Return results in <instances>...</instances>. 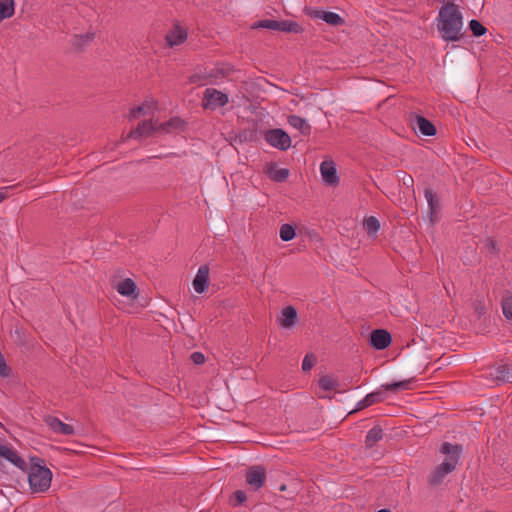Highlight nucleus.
<instances>
[{
    "instance_id": "nucleus-27",
    "label": "nucleus",
    "mask_w": 512,
    "mask_h": 512,
    "mask_svg": "<svg viewBox=\"0 0 512 512\" xmlns=\"http://www.w3.org/2000/svg\"><path fill=\"white\" fill-rule=\"evenodd\" d=\"M95 38V34L93 32H86L84 34L75 35L72 40V45L76 49H83L86 45L91 43Z\"/></svg>"
},
{
    "instance_id": "nucleus-13",
    "label": "nucleus",
    "mask_w": 512,
    "mask_h": 512,
    "mask_svg": "<svg viewBox=\"0 0 512 512\" xmlns=\"http://www.w3.org/2000/svg\"><path fill=\"white\" fill-rule=\"evenodd\" d=\"M265 174L275 182H284L288 178V169L281 168L278 163L270 162L264 166Z\"/></svg>"
},
{
    "instance_id": "nucleus-28",
    "label": "nucleus",
    "mask_w": 512,
    "mask_h": 512,
    "mask_svg": "<svg viewBox=\"0 0 512 512\" xmlns=\"http://www.w3.org/2000/svg\"><path fill=\"white\" fill-rule=\"evenodd\" d=\"M15 12L14 0H0V22L10 18Z\"/></svg>"
},
{
    "instance_id": "nucleus-9",
    "label": "nucleus",
    "mask_w": 512,
    "mask_h": 512,
    "mask_svg": "<svg viewBox=\"0 0 512 512\" xmlns=\"http://www.w3.org/2000/svg\"><path fill=\"white\" fill-rule=\"evenodd\" d=\"M152 135H159L158 134V122L153 121H143L139 123L137 128L135 130H132L128 134V138L138 139L141 137H148Z\"/></svg>"
},
{
    "instance_id": "nucleus-12",
    "label": "nucleus",
    "mask_w": 512,
    "mask_h": 512,
    "mask_svg": "<svg viewBox=\"0 0 512 512\" xmlns=\"http://www.w3.org/2000/svg\"><path fill=\"white\" fill-rule=\"evenodd\" d=\"M391 341V335L386 330L376 329L370 334V345L377 350L387 348Z\"/></svg>"
},
{
    "instance_id": "nucleus-33",
    "label": "nucleus",
    "mask_w": 512,
    "mask_h": 512,
    "mask_svg": "<svg viewBox=\"0 0 512 512\" xmlns=\"http://www.w3.org/2000/svg\"><path fill=\"white\" fill-rule=\"evenodd\" d=\"M501 306H502L503 315L507 319L512 320V296L508 295V296L503 297V299L501 301Z\"/></svg>"
},
{
    "instance_id": "nucleus-35",
    "label": "nucleus",
    "mask_w": 512,
    "mask_h": 512,
    "mask_svg": "<svg viewBox=\"0 0 512 512\" xmlns=\"http://www.w3.org/2000/svg\"><path fill=\"white\" fill-rule=\"evenodd\" d=\"M279 325L283 328H288V306L281 310V315L277 319Z\"/></svg>"
},
{
    "instance_id": "nucleus-20",
    "label": "nucleus",
    "mask_w": 512,
    "mask_h": 512,
    "mask_svg": "<svg viewBox=\"0 0 512 512\" xmlns=\"http://www.w3.org/2000/svg\"><path fill=\"white\" fill-rule=\"evenodd\" d=\"M314 17L325 21L331 26H340L344 23V19L335 12L317 10L315 11Z\"/></svg>"
},
{
    "instance_id": "nucleus-34",
    "label": "nucleus",
    "mask_w": 512,
    "mask_h": 512,
    "mask_svg": "<svg viewBox=\"0 0 512 512\" xmlns=\"http://www.w3.org/2000/svg\"><path fill=\"white\" fill-rule=\"evenodd\" d=\"M317 359L314 354H307L302 362V370L307 372L312 369V367L315 365Z\"/></svg>"
},
{
    "instance_id": "nucleus-41",
    "label": "nucleus",
    "mask_w": 512,
    "mask_h": 512,
    "mask_svg": "<svg viewBox=\"0 0 512 512\" xmlns=\"http://www.w3.org/2000/svg\"><path fill=\"white\" fill-rule=\"evenodd\" d=\"M413 182H414V180H413V178H412L411 176H407V177H404V178H403V184H404L405 186H407V187L412 186V185H413Z\"/></svg>"
},
{
    "instance_id": "nucleus-18",
    "label": "nucleus",
    "mask_w": 512,
    "mask_h": 512,
    "mask_svg": "<svg viewBox=\"0 0 512 512\" xmlns=\"http://www.w3.org/2000/svg\"><path fill=\"white\" fill-rule=\"evenodd\" d=\"M414 129H417L424 136H434L436 134V128L432 122L420 115L415 118Z\"/></svg>"
},
{
    "instance_id": "nucleus-6",
    "label": "nucleus",
    "mask_w": 512,
    "mask_h": 512,
    "mask_svg": "<svg viewBox=\"0 0 512 512\" xmlns=\"http://www.w3.org/2000/svg\"><path fill=\"white\" fill-rule=\"evenodd\" d=\"M441 453L446 455V458L442 463H447L451 467V471L453 472L456 468V465L459 462L460 455L462 452V446L459 444H451L449 442H444L440 449Z\"/></svg>"
},
{
    "instance_id": "nucleus-2",
    "label": "nucleus",
    "mask_w": 512,
    "mask_h": 512,
    "mask_svg": "<svg viewBox=\"0 0 512 512\" xmlns=\"http://www.w3.org/2000/svg\"><path fill=\"white\" fill-rule=\"evenodd\" d=\"M28 483L32 493H45L49 490L52 481V472L38 457L31 458L27 465Z\"/></svg>"
},
{
    "instance_id": "nucleus-17",
    "label": "nucleus",
    "mask_w": 512,
    "mask_h": 512,
    "mask_svg": "<svg viewBox=\"0 0 512 512\" xmlns=\"http://www.w3.org/2000/svg\"><path fill=\"white\" fill-rule=\"evenodd\" d=\"M187 39V32L180 26H175L166 35V41L170 47L184 43Z\"/></svg>"
},
{
    "instance_id": "nucleus-19",
    "label": "nucleus",
    "mask_w": 512,
    "mask_h": 512,
    "mask_svg": "<svg viewBox=\"0 0 512 512\" xmlns=\"http://www.w3.org/2000/svg\"><path fill=\"white\" fill-rule=\"evenodd\" d=\"M253 29L265 28L269 30L288 31V23L286 21H276L271 19H265L258 21L252 25Z\"/></svg>"
},
{
    "instance_id": "nucleus-26",
    "label": "nucleus",
    "mask_w": 512,
    "mask_h": 512,
    "mask_svg": "<svg viewBox=\"0 0 512 512\" xmlns=\"http://www.w3.org/2000/svg\"><path fill=\"white\" fill-rule=\"evenodd\" d=\"M290 126L299 130L302 135H308L311 127L307 121L299 116L290 115Z\"/></svg>"
},
{
    "instance_id": "nucleus-15",
    "label": "nucleus",
    "mask_w": 512,
    "mask_h": 512,
    "mask_svg": "<svg viewBox=\"0 0 512 512\" xmlns=\"http://www.w3.org/2000/svg\"><path fill=\"white\" fill-rule=\"evenodd\" d=\"M185 123L179 117H173L167 122L158 123V134H173L184 129Z\"/></svg>"
},
{
    "instance_id": "nucleus-5",
    "label": "nucleus",
    "mask_w": 512,
    "mask_h": 512,
    "mask_svg": "<svg viewBox=\"0 0 512 512\" xmlns=\"http://www.w3.org/2000/svg\"><path fill=\"white\" fill-rule=\"evenodd\" d=\"M0 459H5L21 471H26V461L17 453V451L9 445L0 444Z\"/></svg>"
},
{
    "instance_id": "nucleus-29",
    "label": "nucleus",
    "mask_w": 512,
    "mask_h": 512,
    "mask_svg": "<svg viewBox=\"0 0 512 512\" xmlns=\"http://www.w3.org/2000/svg\"><path fill=\"white\" fill-rule=\"evenodd\" d=\"M413 380H414V378H410L407 380L388 383V384L383 385V388L387 391H392V392L398 391V390L410 389V385L413 382Z\"/></svg>"
},
{
    "instance_id": "nucleus-16",
    "label": "nucleus",
    "mask_w": 512,
    "mask_h": 512,
    "mask_svg": "<svg viewBox=\"0 0 512 512\" xmlns=\"http://www.w3.org/2000/svg\"><path fill=\"white\" fill-rule=\"evenodd\" d=\"M45 422L49 428L57 434L72 435L74 433V429L71 425L62 422L57 417L48 416L46 417Z\"/></svg>"
},
{
    "instance_id": "nucleus-4",
    "label": "nucleus",
    "mask_w": 512,
    "mask_h": 512,
    "mask_svg": "<svg viewBox=\"0 0 512 512\" xmlns=\"http://www.w3.org/2000/svg\"><path fill=\"white\" fill-rule=\"evenodd\" d=\"M246 484L252 490L260 489L266 482V472L261 466H252L246 472Z\"/></svg>"
},
{
    "instance_id": "nucleus-25",
    "label": "nucleus",
    "mask_w": 512,
    "mask_h": 512,
    "mask_svg": "<svg viewBox=\"0 0 512 512\" xmlns=\"http://www.w3.org/2000/svg\"><path fill=\"white\" fill-rule=\"evenodd\" d=\"M383 438V429L379 426L371 428L365 437V445L367 448H372L377 442Z\"/></svg>"
},
{
    "instance_id": "nucleus-3",
    "label": "nucleus",
    "mask_w": 512,
    "mask_h": 512,
    "mask_svg": "<svg viewBox=\"0 0 512 512\" xmlns=\"http://www.w3.org/2000/svg\"><path fill=\"white\" fill-rule=\"evenodd\" d=\"M229 101L228 95L215 89L207 88L203 93L202 106L206 110H216L225 106Z\"/></svg>"
},
{
    "instance_id": "nucleus-22",
    "label": "nucleus",
    "mask_w": 512,
    "mask_h": 512,
    "mask_svg": "<svg viewBox=\"0 0 512 512\" xmlns=\"http://www.w3.org/2000/svg\"><path fill=\"white\" fill-rule=\"evenodd\" d=\"M156 107V102L153 99L145 100L141 105L130 111V118L135 119L140 115L150 114Z\"/></svg>"
},
{
    "instance_id": "nucleus-36",
    "label": "nucleus",
    "mask_w": 512,
    "mask_h": 512,
    "mask_svg": "<svg viewBox=\"0 0 512 512\" xmlns=\"http://www.w3.org/2000/svg\"><path fill=\"white\" fill-rule=\"evenodd\" d=\"M299 323L297 311L294 307L290 306V328Z\"/></svg>"
},
{
    "instance_id": "nucleus-23",
    "label": "nucleus",
    "mask_w": 512,
    "mask_h": 512,
    "mask_svg": "<svg viewBox=\"0 0 512 512\" xmlns=\"http://www.w3.org/2000/svg\"><path fill=\"white\" fill-rule=\"evenodd\" d=\"M383 400V393L379 391L367 394L362 400L357 403L356 410L365 409L373 404L379 403Z\"/></svg>"
},
{
    "instance_id": "nucleus-37",
    "label": "nucleus",
    "mask_w": 512,
    "mask_h": 512,
    "mask_svg": "<svg viewBox=\"0 0 512 512\" xmlns=\"http://www.w3.org/2000/svg\"><path fill=\"white\" fill-rule=\"evenodd\" d=\"M191 360L195 364L200 365V364H203L205 362V357H204V355L201 352H193L191 354Z\"/></svg>"
},
{
    "instance_id": "nucleus-31",
    "label": "nucleus",
    "mask_w": 512,
    "mask_h": 512,
    "mask_svg": "<svg viewBox=\"0 0 512 512\" xmlns=\"http://www.w3.org/2000/svg\"><path fill=\"white\" fill-rule=\"evenodd\" d=\"M318 383H319L320 389H322L323 391H331L337 385V381L332 376H329V375L322 376L319 379Z\"/></svg>"
},
{
    "instance_id": "nucleus-46",
    "label": "nucleus",
    "mask_w": 512,
    "mask_h": 512,
    "mask_svg": "<svg viewBox=\"0 0 512 512\" xmlns=\"http://www.w3.org/2000/svg\"><path fill=\"white\" fill-rule=\"evenodd\" d=\"M191 81L192 82H196V76L195 75L191 77Z\"/></svg>"
},
{
    "instance_id": "nucleus-30",
    "label": "nucleus",
    "mask_w": 512,
    "mask_h": 512,
    "mask_svg": "<svg viewBox=\"0 0 512 512\" xmlns=\"http://www.w3.org/2000/svg\"><path fill=\"white\" fill-rule=\"evenodd\" d=\"M364 228L368 235H375L380 229V222L374 216H369L364 220Z\"/></svg>"
},
{
    "instance_id": "nucleus-1",
    "label": "nucleus",
    "mask_w": 512,
    "mask_h": 512,
    "mask_svg": "<svg viewBox=\"0 0 512 512\" xmlns=\"http://www.w3.org/2000/svg\"><path fill=\"white\" fill-rule=\"evenodd\" d=\"M439 37L445 42H459L464 37V18L459 5L447 2L435 19Z\"/></svg>"
},
{
    "instance_id": "nucleus-39",
    "label": "nucleus",
    "mask_w": 512,
    "mask_h": 512,
    "mask_svg": "<svg viewBox=\"0 0 512 512\" xmlns=\"http://www.w3.org/2000/svg\"><path fill=\"white\" fill-rule=\"evenodd\" d=\"M280 238L283 241H288V223H285L280 228Z\"/></svg>"
},
{
    "instance_id": "nucleus-24",
    "label": "nucleus",
    "mask_w": 512,
    "mask_h": 512,
    "mask_svg": "<svg viewBox=\"0 0 512 512\" xmlns=\"http://www.w3.org/2000/svg\"><path fill=\"white\" fill-rule=\"evenodd\" d=\"M116 289H117L118 293L123 296L133 297V296H135L137 286L132 279L127 278V279L120 281L117 284Z\"/></svg>"
},
{
    "instance_id": "nucleus-11",
    "label": "nucleus",
    "mask_w": 512,
    "mask_h": 512,
    "mask_svg": "<svg viewBox=\"0 0 512 512\" xmlns=\"http://www.w3.org/2000/svg\"><path fill=\"white\" fill-rule=\"evenodd\" d=\"M193 289L195 292L202 294L209 286V267L207 265H201L198 268L197 274L192 282Z\"/></svg>"
},
{
    "instance_id": "nucleus-8",
    "label": "nucleus",
    "mask_w": 512,
    "mask_h": 512,
    "mask_svg": "<svg viewBox=\"0 0 512 512\" xmlns=\"http://www.w3.org/2000/svg\"><path fill=\"white\" fill-rule=\"evenodd\" d=\"M265 140L275 148L281 150L288 149V134L282 129H270L266 131Z\"/></svg>"
},
{
    "instance_id": "nucleus-7",
    "label": "nucleus",
    "mask_w": 512,
    "mask_h": 512,
    "mask_svg": "<svg viewBox=\"0 0 512 512\" xmlns=\"http://www.w3.org/2000/svg\"><path fill=\"white\" fill-rule=\"evenodd\" d=\"M424 196L428 203L429 221L433 225L440 219L441 204L436 194L430 188L425 189Z\"/></svg>"
},
{
    "instance_id": "nucleus-10",
    "label": "nucleus",
    "mask_w": 512,
    "mask_h": 512,
    "mask_svg": "<svg viewBox=\"0 0 512 512\" xmlns=\"http://www.w3.org/2000/svg\"><path fill=\"white\" fill-rule=\"evenodd\" d=\"M320 172L323 181L331 186H336L339 183V177L332 160H325L320 164Z\"/></svg>"
},
{
    "instance_id": "nucleus-38",
    "label": "nucleus",
    "mask_w": 512,
    "mask_h": 512,
    "mask_svg": "<svg viewBox=\"0 0 512 512\" xmlns=\"http://www.w3.org/2000/svg\"><path fill=\"white\" fill-rule=\"evenodd\" d=\"M236 505H241L246 500V494L244 491L238 490L235 492Z\"/></svg>"
},
{
    "instance_id": "nucleus-43",
    "label": "nucleus",
    "mask_w": 512,
    "mask_h": 512,
    "mask_svg": "<svg viewBox=\"0 0 512 512\" xmlns=\"http://www.w3.org/2000/svg\"><path fill=\"white\" fill-rule=\"evenodd\" d=\"M489 249L491 252H494L496 250L495 243L493 241L489 242Z\"/></svg>"
},
{
    "instance_id": "nucleus-47",
    "label": "nucleus",
    "mask_w": 512,
    "mask_h": 512,
    "mask_svg": "<svg viewBox=\"0 0 512 512\" xmlns=\"http://www.w3.org/2000/svg\"><path fill=\"white\" fill-rule=\"evenodd\" d=\"M286 486L285 485H282L281 486V490H285Z\"/></svg>"
},
{
    "instance_id": "nucleus-32",
    "label": "nucleus",
    "mask_w": 512,
    "mask_h": 512,
    "mask_svg": "<svg viewBox=\"0 0 512 512\" xmlns=\"http://www.w3.org/2000/svg\"><path fill=\"white\" fill-rule=\"evenodd\" d=\"M469 29L475 37H480L487 32V29L476 19L470 20Z\"/></svg>"
},
{
    "instance_id": "nucleus-44",
    "label": "nucleus",
    "mask_w": 512,
    "mask_h": 512,
    "mask_svg": "<svg viewBox=\"0 0 512 512\" xmlns=\"http://www.w3.org/2000/svg\"><path fill=\"white\" fill-rule=\"evenodd\" d=\"M6 198V194L0 192V203Z\"/></svg>"
},
{
    "instance_id": "nucleus-45",
    "label": "nucleus",
    "mask_w": 512,
    "mask_h": 512,
    "mask_svg": "<svg viewBox=\"0 0 512 512\" xmlns=\"http://www.w3.org/2000/svg\"><path fill=\"white\" fill-rule=\"evenodd\" d=\"M377 512H391L389 509H380Z\"/></svg>"
},
{
    "instance_id": "nucleus-40",
    "label": "nucleus",
    "mask_w": 512,
    "mask_h": 512,
    "mask_svg": "<svg viewBox=\"0 0 512 512\" xmlns=\"http://www.w3.org/2000/svg\"><path fill=\"white\" fill-rule=\"evenodd\" d=\"M300 31V25L294 21H290V33H299Z\"/></svg>"
},
{
    "instance_id": "nucleus-42",
    "label": "nucleus",
    "mask_w": 512,
    "mask_h": 512,
    "mask_svg": "<svg viewBox=\"0 0 512 512\" xmlns=\"http://www.w3.org/2000/svg\"><path fill=\"white\" fill-rule=\"evenodd\" d=\"M297 236L296 229L290 224V241Z\"/></svg>"
},
{
    "instance_id": "nucleus-14",
    "label": "nucleus",
    "mask_w": 512,
    "mask_h": 512,
    "mask_svg": "<svg viewBox=\"0 0 512 512\" xmlns=\"http://www.w3.org/2000/svg\"><path fill=\"white\" fill-rule=\"evenodd\" d=\"M451 472V467L447 463H441L440 465L436 466L429 474L428 483L432 486H438Z\"/></svg>"
},
{
    "instance_id": "nucleus-21",
    "label": "nucleus",
    "mask_w": 512,
    "mask_h": 512,
    "mask_svg": "<svg viewBox=\"0 0 512 512\" xmlns=\"http://www.w3.org/2000/svg\"><path fill=\"white\" fill-rule=\"evenodd\" d=\"M491 375L499 381L512 383V365L500 364L494 368V370L491 372Z\"/></svg>"
}]
</instances>
